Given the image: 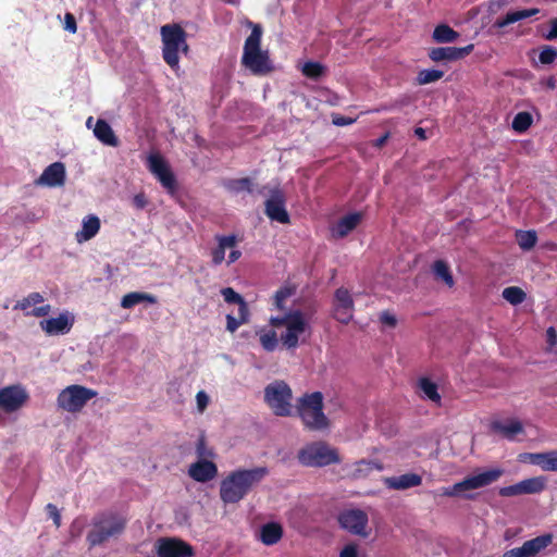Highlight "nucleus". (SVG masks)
I'll return each instance as SVG.
<instances>
[{"label":"nucleus","instance_id":"nucleus-1","mask_svg":"<svg viewBox=\"0 0 557 557\" xmlns=\"http://www.w3.org/2000/svg\"><path fill=\"white\" fill-rule=\"evenodd\" d=\"M270 324L282 330L280 341L284 347L290 349L298 345L299 337L309 327V319L297 305L295 287L286 286L274 294Z\"/></svg>","mask_w":557,"mask_h":557},{"label":"nucleus","instance_id":"nucleus-2","mask_svg":"<svg viewBox=\"0 0 557 557\" xmlns=\"http://www.w3.org/2000/svg\"><path fill=\"white\" fill-rule=\"evenodd\" d=\"M127 519L123 513L108 510L96 515L86 535L90 548L101 546L112 539H117L126 529Z\"/></svg>","mask_w":557,"mask_h":557},{"label":"nucleus","instance_id":"nucleus-3","mask_svg":"<svg viewBox=\"0 0 557 557\" xmlns=\"http://www.w3.org/2000/svg\"><path fill=\"white\" fill-rule=\"evenodd\" d=\"M263 467L231 473L222 482L220 497L225 504H235L244 498L248 490L265 474Z\"/></svg>","mask_w":557,"mask_h":557},{"label":"nucleus","instance_id":"nucleus-4","mask_svg":"<svg viewBox=\"0 0 557 557\" xmlns=\"http://www.w3.org/2000/svg\"><path fill=\"white\" fill-rule=\"evenodd\" d=\"M504 474L502 468H491L482 472L465 476L455 483L450 488L445 490L443 495L449 498L473 499V492L491 485Z\"/></svg>","mask_w":557,"mask_h":557},{"label":"nucleus","instance_id":"nucleus-5","mask_svg":"<svg viewBox=\"0 0 557 557\" xmlns=\"http://www.w3.org/2000/svg\"><path fill=\"white\" fill-rule=\"evenodd\" d=\"M297 412L304 424L313 431H324L331 425L323 412V395L320 392L306 394L299 398Z\"/></svg>","mask_w":557,"mask_h":557},{"label":"nucleus","instance_id":"nucleus-6","mask_svg":"<svg viewBox=\"0 0 557 557\" xmlns=\"http://www.w3.org/2000/svg\"><path fill=\"white\" fill-rule=\"evenodd\" d=\"M296 458L305 467H326L342 461L338 449L323 441L305 445L298 450Z\"/></svg>","mask_w":557,"mask_h":557},{"label":"nucleus","instance_id":"nucleus-7","mask_svg":"<svg viewBox=\"0 0 557 557\" xmlns=\"http://www.w3.org/2000/svg\"><path fill=\"white\" fill-rule=\"evenodd\" d=\"M97 394L95 389L83 385H69L59 393L57 405L63 411L77 413L81 412L87 403L96 397Z\"/></svg>","mask_w":557,"mask_h":557},{"label":"nucleus","instance_id":"nucleus-8","mask_svg":"<svg viewBox=\"0 0 557 557\" xmlns=\"http://www.w3.org/2000/svg\"><path fill=\"white\" fill-rule=\"evenodd\" d=\"M243 63L255 74H267L272 71L269 52L263 49L260 37H248L244 48Z\"/></svg>","mask_w":557,"mask_h":557},{"label":"nucleus","instance_id":"nucleus-9","mask_svg":"<svg viewBox=\"0 0 557 557\" xmlns=\"http://www.w3.org/2000/svg\"><path fill=\"white\" fill-rule=\"evenodd\" d=\"M337 522L343 530L360 539H368L373 533L369 515L360 508L343 510L337 517Z\"/></svg>","mask_w":557,"mask_h":557},{"label":"nucleus","instance_id":"nucleus-10","mask_svg":"<svg viewBox=\"0 0 557 557\" xmlns=\"http://www.w3.org/2000/svg\"><path fill=\"white\" fill-rule=\"evenodd\" d=\"M146 165L148 171L161 183L170 195L177 191L176 177L165 158L157 150L147 153Z\"/></svg>","mask_w":557,"mask_h":557},{"label":"nucleus","instance_id":"nucleus-11","mask_svg":"<svg viewBox=\"0 0 557 557\" xmlns=\"http://www.w3.org/2000/svg\"><path fill=\"white\" fill-rule=\"evenodd\" d=\"M293 394L289 386L283 382H275L265 389V400L276 416L289 417L294 406Z\"/></svg>","mask_w":557,"mask_h":557},{"label":"nucleus","instance_id":"nucleus-12","mask_svg":"<svg viewBox=\"0 0 557 557\" xmlns=\"http://www.w3.org/2000/svg\"><path fill=\"white\" fill-rule=\"evenodd\" d=\"M356 301L351 290L345 286L335 288L332 295V317L347 325L354 319Z\"/></svg>","mask_w":557,"mask_h":557},{"label":"nucleus","instance_id":"nucleus-13","mask_svg":"<svg viewBox=\"0 0 557 557\" xmlns=\"http://www.w3.org/2000/svg\"><path fill=\"white\" fill-rule=\"evenodd\" d=\"M237 237L235 235L218 236L216 245L211 250V259L214 265H231L236 262L242 252L237 249Z\"/></svg>","mask_w":557,"mask_h":557},{"label":"nucleus","instance_id":"nucleus-14","mask_svg":"<svg viewBox=\"0 0 557 557\" xmlns=\"http://www.w3.org/2000/svg\"><path fill=\"white\" fill-rule=\"evenodd\" d=\"M552 543L550 533L542 534L524 541L520 546L504 550L500 557H539Z\"/></svg>","mask_w":557,"mask_h":557},{"label":"nucleus","instance_id":"nucleus-15","mask_svg":"<svg viewBox=\"0 0 557 557\" xmlns=\"http://www.w3.org/2000/svg\"><path fill=\"white\" fill-rule=\"evenodd\" d=\"M547 488V479L544 475H535L524 479L516 484L499 488L502 497H517L522 495L541 494Z\"/></svg>","mask_w":557,"mask_h":557},{"label":"nucleus","instance_id":"nucleus-16","mask_svg":"<svg viewBox=\"0 0 557 557\" xmlns=\"http://www.w3.org/2000/svg\"><path fill=\"white\" fill-rule=\"evenodd\" d=\"M364 213L362 211H350L338 216L330 225V236L334 240H342L354 233L363 222Z\"/></svg>","mask_w":557,"mask_h":557},{"label":"nucleus","instance_id":"nucleus-17","mask_svg":"<svg viewBox=\"0 0 557 557\" xmlns=\"http://www.w3.org/2000/svg\"><path fill=\"white\" fill-rule=\"evenodd\" d=\"M29 399L22 384H13L0 388V410L11 413L20 410Z\"/></svg>","mask_w":557,"mask_h":557},{"label":"nucleus","instance_id":"nucleus-18","mask_svg":"<svg viewBox=\"0 0 557 557\" xmlns=\"http://www.w3.org/2000/svg\"><path fill=\"white\" fill-rule=\"evenodd\" d=\"M158 557H194V548L178 537H161L156 543Z\"/></svg>","mask_w":557,"mask_h":557},{"label":"nucleus","instance_id":"nucleus-19","mask_svg":"<svg viewBox=\"0 0 557 557\" xmlns=\"http://www.w3.org/2000/svg\"><path fill=\"white\" fill-rule=\"evenodd\" d=\"M474 44H469L462 47L446 46L433 48L429 52V57L434 62L442 61H458L470 55L474 50Z\"/></svg>","mask_w":557,"mask_h":557},{"label":"nucleus","instance_id":"nucleus-20","mask_svg":"<svg viewBox=\"0 0 557 557\" xmlns=\"http://www.w3.org/2000/svg\"><path fill=\"white\" fill-rule=\"evenodd\" d=\"M385 486L394 492H404L418 488L422 485V476L416 472H406L399 475L386 476L383 479Z\"/></svg>","mask_w":557,"mask_h":557},{"label":"nucleus","instance_id":"nucleus-21","mask_svg":"<svg viewBox=\"0 0 557 557\" xmlns=\"http://www.w3.org/2000/svg\"><path fill=\"white\" fill-rule=\"evenodd\" d=\"M44 301H45L44 296L40 293L34 292V293L28 294L23 299L18 300L14 306V310H17V309L22 310L25 312V315H30V317H36V318L46 317L51 311L50 305H42V306L35 307L34 309L29 310V308L32 306L42 304Z\"/></svg>","mask_w":557,"mask_h":557},{"label":"nucleus","instance_id":"nucleus-22","mask_svg":"<svg viewBox=\"0 0 557 557\" xmlns=\"http://www.w3.org/2000/svg\"><path fill=\"white\" fill-rule=\"evenodd\" d=\"M523 463L539 466L545 471L557 472V451L523 453L519 455Z\"/></svg>","mask_w":557,"mask_h":557},{"label":"nucleus","instance_id":"nucleus-23","mask_svg":"<svg viewBox=\"0 0 557 557\" xmlns=\"http://www.w3.org/2000/svg\"><path fill=\"white\" fill-rule=\"evenodd\" d=\"M74 320L67 312L60 313L57 318L42 320L39 322L41 330L47 335L66 334L71 331Z\"/></svg>","mask_w":557,"mask_h":557},{"label":"nucleus","instance_id":"nucleus-24","mask_svg":"<svg viewBox=\"0 0 557 557\" xmlns=\"http://www.w3.org/2000/svg\"><path fill=\"white\" fill-rule=\"evenodd\" d=\"M189 475L198 482H207L215 478L216 466L210 459H198L188 470Z\"/></svg>","mask_w":557,"mask_h":557},{"label":"nucleus","instance_id":"nucleus-25","mask_svg":"<svg viewBox=\"0 0 557 557\" xmlns=\"http://www.w3.org/2000/svg\"><path fill=\"white\" fill-rule=\"evenodd\" d=\"M65 166L61 162H54L48 165L40 175L38 183L55 187L64 184Z\"/></svg>","mask_w":557,"mask_h":557},{"label":"nucleus","instance_id":"nucleus-26","mask_svg":"<svg viewBox=\"0 0 557 557\" xmlns=\"http://www.w3.org/2000/svg\"><path fill=\"white\" fill-rule=\"evenodd\" d=\"M187 51L184 37H166L164 41V59L170 65H175L182 54Z\"/></svg>","mask_w":557,"mask_h":557},{"label":"nucleus","instance_id":"nucleus-27","mask_svg":"<svg viewBox=\"0 0 557 557\" xmlns=\"http://www.w3.org/2000/svg\"><path fill=\"white\" fill-rule=\"evenodd\" d=\"M265 213L271 220L277 221L278 223H290L289 214L285 209L284 200L278 195H275L267 200Z\"/></svg>","mask_w":557,"mask_h":557},{"label":"nucleus","instance_id":"nucleus-28","mask_svg":"<svg viewBox=\"0 0 557 557\" xmlns=\"http://www.w3.org/2000/svg\"><path fill=\"white\" fill-rule=\"evenodd\" d=\"M431 271L437 283L444 285L448 289L455 287L456 281L447 261L443 259L435 260L431 265Z\"/></svg>","mask_w":557,"mask_h":557},{"label":"nucleus","instance_id":"nucleus-29","mask_svg":"<svg viewBox=\"0 0 557 557\" xmlns=\"http://www.w3.org/2000/svg\"><path fill=\"white\" fill-rule=\"evenodd\" d=\"M492 432L500 434L505 437H513L523 433V423L516 418L507 419L505 421L495 420L490 424Z\"/></svg>","mask_w":557,"mask_h":557},{"label":"nucleus","instance_id":"nucleus-30","mask_svg":"<svg viewBox=\"0 0 557 557\" xmlns=\"http://www.w3.org/2000/svg\"><path fill=\"white\" fill-rule=\"evenodd\" d=\"M419 392L432 404L442 405V396L438 392V384L428 375H421L416 380Z\"/></svg>","mask_w":557,"mask_h":557},{"label":"nucleus","instance_id":"nucleus-31","mask_svg":"<svg viewBox=\"0 0 557 557\" xmlns=\"http://www.w3.org/2000/svg\"><path fill=\"white\" fill-rule=\"evenodd\" d=\"M94 134H95L96 138L99 141H101L102 144H104L107 146H111V147L117 146L119 140H117L112 127L110 126V124L107 121L99 119L96 122V125L94 128Z\"/></svg>","mask_w":557,"mask_h":557},{"label":"nucleus","instance_id":"nucleus-32","mask_svg":"<svg viewBox=\"0 0 557 557\" xmlns=\"http://www.w3.org/2000/svg\"><path fill=\"white\" fill-rule=\"evenodd\" d=\"M539 9H523L508 12L504 17H498L494 22V26L502 28L509 24L532 17L539 13Z\"/></svg>","mask_w":557,"mask_h":557},{"label":"nucleus","instance_id":"nucleus-33","mask_svg":"<svg viewBox=\"0 0 557 557\" xmlns=\"http://www.w3.org/2000/svg\"><path fill=\"white\" fill-rule=\"evenodd\" d=\"M100 230V220L96 215H88L83 221V227L76 233V239L78 243L87 242L96 236Z\"/></svg>","mask_w":557,"mask_h":557},{"label":"nucleus","instance_id":"nucleus-34","mask_svg":"<svg viewBox=\"0 0 557 557\" xmlns=\"http://www.w3.org/2000/svg\"><path fill=\"white\" fill-rule=\"evenodd\" d=\"M283 536V529L278 523H267L260 529V540L264 545L276 544Z\"/></svg>","mask_w":557,"mask_h":557},{"label":"nucleus","instance_id":"nucleus-35","mask_svg":"<svg viewBox=\"0 0 557 557\" xmlns=\"http://www.w3.org/2000/svg\"><path fill=\"white\" fill-rule=\"evenodd\" d=\"M515 238L520 249L530 251L537 243V233L533 230H519L516 232Z\"/></svg>","mask_w":557,"mask_h":557},{"label":"nucleus","instance_id":"nucleus-36","mask_svg":"<svg viewBox=\"0 0 557 557\" xmlns=\"http://www.w3.org/2000/svg\"><path fill=\"white\" fill-rule=\"evenodd\" d=\"M444 72L435 69H423L417 73L416 84L418 86H428L441 81Z\"/></svg>","mask_w":557,"mask_h":557},{"label":"nucleus","instance_id":"nucleus-37","mask_svg":"<svg viewBox=\"0 0 557 557\" xmlns=\"http://www.w3.org/2000/svg\"><path fill=\"white\" fill-rule=\"evenodd\" d=\"M502 297L512 306H518L527 299V293L518 286L506 287L502 292Z\"/></svg>","mask_w":557,"mask_h":557},{"label":"nucleus","instance_id":"nucleus-38","mask_svg":"<svg viewBox=\"0 0 557 557\" xmlns=\"http://www.w3.org/2000/svg\"><path fill=\"white\" fill-rule=\"evenodd\" d=\"M532 124L533 117L531 113L523 111L515 115L512 119L511 128L516 133H524L531 127Z\"/></svg>","mask_w":557,"mask_h":557},{"label":"nucleus","instance_id":"nucleus-39","mask_svg":"<svg viewBox=\"0 0 557 557\" xmlns=\"http://www.w3.org/2000/svg\"><path fill=\"white\" fill-rule=\"evenodd\" d=\"M224 299L228 302H236L239 305V311L242 313V321H246V317L248 313L247 305L243 300V298L234 292L232 288H225L222 292Z\"/></svg>","mask_w":557,"mask_h":557},{"label":"nucleus","instance_id":"nucleus-40","mask_svg":"<svg viewBox=\"0 0 557 557\" xmlns=\"http://www.w3.org/2000/svg\"><path fill=\"white\" fill-rule=\"evenodd\" d=\"M302 74L311 79H319L324 74V66L318 62H307L301 67Z\"/></svg>","mask_w":557,"mask_h":557},{"label":"nucleus","instance_id":"nucleus-41","mask_svg":"<svg viewBox=\"0 0 557 557\" xmlns=\"http://www.w3.org/2000/svg\"><path fill=\"white\" fill-rule=\"evenodd\" d=\"M260 343L264 349L273 350L277 344V334L275 331H262Z\"/></svg>","mask_w":557,"mask_h":557},{"label":"nucleus","instance_id":"nucleus-42","mask_svg":"<svg viewBox=\"0 0 557 557\" xmlns=\"http://www.w3.org/2000/svg\"><path fill=\"white\" fill-rule=\"evenodd\" d=\"M379 322L387 329H395L398 324L397 315L391 310H384L379 314Z\"/></svg>","mask_w":557,"mask_h":557},{"label":"nucleus","instance_id":"nucleus-43","mask_svg":"<svg viewBox=\"0 0 557 557\" xmlns=\"http://www.w3.org/2000/svg\"><path fill=\"white\" fill-rule=\"evenodd\" d=\"M331 121L335 127H347L352 125L356 122V119L351 116H345L339 113H333L331 115Z\"/></svg>","mask_w":557,"mask_h":557},{"label":"nucleus","instance_id":"nucleus-44","mask_svg":"<svg viewBox=\"0 0 557 557\" xmlns=\"http://www.w3.org/2000/svg\"><path fill=\"white\" fill-rule=\"evenodd\" d=\"M198 459H210L213 457V451L207 447L206 440L201 436L197 444Z\"/></svg>","mask_w":557,"mask_h":557},{"label":"nucleus","instance_id":"nucleus-45","mask_svg":"<svg viewBox=\"0 0 557 557\" xmlns=\"http://www.w3.org/2000/svg\"><path fill=\"white\" fill-rule=\"evenodd\" d=\"M359 545L355 542H349L343 546L339 553V557H358Z\"/></svg>","mask_w":557,"mask_h":557},{"label":"nucleus","instance_id":"nucleus-46","mask_svg":"<svg viewBox=\"0 0 557 557\" xmlns=\"http://www.w3.org/2000/svg\"><path fill=\"white\" fill-rule=\"evenodd\" d=\"M139 304V292H133L122 298L121 306L125 309L132 308Z\"/></svg>","mask_w":557,"mask_h":557},{"label":"nucleus","instance_id":"nucleus-47","mask_svg":"<svg viewBox=\"0 0 557 557\" xmlns=\"http://www.w3.org/2000/svg\"><path fill=\"white\" fill-rule=\"evenodd\" d=\"M556 57H557L556 49H553L550 47H545L540 54V61L543 64H550L555 60Z\"/></svg>","mask_w":557,"mask_h":557},{"label":"nucleus","instance_id":"nucleus-48","mask_svg":"<svg viewBox=\"0 0 557 557\" xmlns=\"http://www.w3.org/2000/svg\"><path fill=\"white\" fill-rule=\"evenodd\" d=\"M185 30L182 28L178 24H168L162 26L161 28V35H184Z\"/></svg>","mask_w":557,"mask_h":557},{"label":"nucleus","instance_id":"nucleus-49","mask_svg":"<svg viewBox=\"0 0 557 557\" xmlns=\"http://www.w3.org/2000/svg\"><path fill=\"white\" fill-rule=\"evenodd\" d=\"M46 510L48 516L53 520L54 525L59 528L61 525V515L57 506L53 504H48L46 506Z\"/></svg>","mask_w":557,"mask_h":557},{"label":"nucleus","instance_id":"nucleus-50","mask_svg":"<svg viewBox=\"0 0 557 557\" xmlns=\"http://www.w3.org/2000/svg\"><path fill=\"white\" fill-rule=\"evenodd\" d=\"M242 32L244 33H248L250 32V35H253V36H257V35H261L262 33V28L259 24H255L252 22H249V21H245L242 23Z\"/></svg>","mask_w":557,"mask_h":557},{"label":"nucleus","instance_id":"nucleus-51","mask_svg":"<svg viewBox=\"0 0 557 557\" xmlns=\"http://www.w3.org/2000/svg\"><path fill=\"white\" fill-rule=\"evenodd\" d=\"M373 462L368 460H359L355 463V472L358 474L364 473L369 470H371V466Z\"/></svg>","mask_w":557,"mask_h":557},{"label":"nucleus","instance_id":"nucleus-52","mask_svg":"<svg viewBox=\"0 0 557 557\" xmlns=\"http://www.w3.org/2000/svg\"><path fill=\"white\" fill-rule=\"evenodd\" d=\"M245 321H242V313L239 312L238 318H233L232 315H227V330L233 333L238 325L244 323Z\"/></svg>","mask_w":557,"mask_h":557},{"label":"nucleus","instance_id":"nucleus-53","mask_svg":"<svg viewBox=\"0 0 557 557\" xmlns=\"http://www.w3.org/2000/svg\"><path fill=\"white\" fill-rule=\"evenodd\" d=\"M433 35L442 36V35H458V34L453 28H450L448 25L440 24L434 29Z\"/></svg>","mask_w":557,"mask_h":557},{"label":"nucleus","instance_id":"nucleus-54","mask_svg":"<svg viewBox=\"0 0 557 557\" xmlns=\"http://www.w3.org/2000/svg\"><path fill=\"white\" fill-rule=\"evenodd\" d=\"M546 341L549 347H554L557 344V331L554 327H548L546 331Z\"/></svg>","mask_w":557,"mask_h":557},{"label":"nucleus","instance_id":"nucleus-55","mask_svg":"<svg viewBox=\"0 0 557 557\" xmlns=\"http://www.w3.org/2000/svg\"><path fill=\"white\" fill-rule=\"evenodd\" d=\"M209 397L203 392H199L197 394V407L199 411H203L206 409Z\"/></svg>","mask_w":557,"mask_h":557},{"label":"nucleus","instance_id":"nucleus-56","mask_svg":"<svg viewBox=\"0 0 557 557\" xmlns=\"http://www.w3.org/2000/svg\"><path fill=\"white\" fill-rule=\"evenodd\" d=\"M388 138H389V133L386 132L383 136H381L376 140H374L372 145L376 149H382L386 145Z\"/></svg>","mask_w":557,"mask_h":557},{"label":"nucleus","instance_id":"nucleus-57","mask_svg":"<svg viewBox=\"0 0 557 557\" xmlns=\"http://www.w3.org/2000/svg\"><path fill=\"white\" fill-rule=\"evenodd\" d=\"M550 26H552V28H550L548 35H557V18L552 20Z\"/></svg>","mask_w":557,"mask_h":557},{"label":"nucleus","instance_id":"nucleus-58","mask_svg":"<svg viewBox=\"0 0 557 557\" xmlns=\"http://www.w3.org/2000/svg\"><path fill=\"white\" fill-rule=\"evenodd\" d=\"M416 135L421 138V139H425V131L421 127L417 128L416 129Z\"/></svg>","mask_w":557,"mask_h":557},{"label":"nucleus","instance_id":"nucleus-59","mask_svg":"<svg viewBox=\"0 0 557 557\" xmlns=\"http://www.w3.org/2000/svg\"><path fill=\"white\" fill-rule=\"evenodd\" d=\"M133 205L137 208H139V194L134 195L133 197Z\"/></svg>","mask_w":557,"mask_h":557},{"label":"nucleus","instance_id":"nucleus-60","mask_svg":"<svg viewBox=\"0 0 557 557\" xmlns=\"http://www.w3.org/2000/svg\"><path fill=\"white\" fill-rule=\"evenodd\" d=\"M239 185H240L242 188H247L248 189L249 188V181L244 180V181L239 182Z\"/></svg>","mask_w":557,"mask_h":557},{"label":"nucleus","instance_id":"nucleus-61","mask_svg":"<svg viewBox=\"0 0 557 557\" xmlns=\"http://www.w3.org/2000/svg\"><path fill=\"white\" fill-rule=\"evenodd\" d=\"M437 38H438L442 42H448V41H449V39H450L451 37H445V36H442V37H437Z\"/></svg>","mask_w":557,"mask_h":557},{"label":"nucleus","instance_id":"nucleus-62","mask_svg":"<svg viewBox=\"0 0 557 557\" xmlns=\"http://www.w3.org/2000/svg\"><path fill=\"white\" fill-rule=\"evenodd\" d=\"M92 121H94V117H92V116H89V117L87 119V122H86L87 127H90V126H91Z\"/></svg>","mask_w":557,"mask_h":557},{"label":"nucleus","instance_id":"nucleus-63","mask_svg":"<svg viewBox=\"0 0 557 557\" xmlns=\"http://www.w3.org/2000/svg\"><path fill=\"white\" fill-rule=\"evenodd\" d=\"M547 85H548L550 88H553V87H554V81H553V79H549V81L547 82Z\"/></svg>","mask_w":557,"mask_h":557}]
</instances>
